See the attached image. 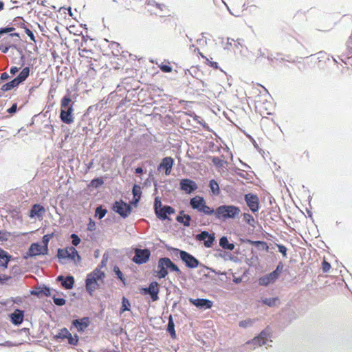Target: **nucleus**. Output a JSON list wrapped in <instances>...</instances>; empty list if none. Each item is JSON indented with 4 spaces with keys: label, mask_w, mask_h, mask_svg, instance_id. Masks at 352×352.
I'll use <instances>...</instances> for the list:
<instances>
[{
    "label": "nucleus",
    "mask_w": 352,
    "mask_h": 352,
    "mask_svg": "<svg viewBox=\"0 0 352 352\" xmlns=\"http://www.w3.org/2000/svg\"><path fill=\"white\" fill-rule=\"evenodd\" d=\"M183 255L184 256H182L181 261L184 263L185 266L187 268L195 269L199 266L205 267V266L202 263H201L199 262V261L195 256L190 254L189 252L186 251L185 253L183 254ZM206 268L207 270H210L212 272H214L217 274H222V275L226 274L225 272H217L214 270L208 267H206Z\"/></svg>",
    "instance_id": "obj_7"
},
{
    "label": "nucleus",
    "mask_w": 352,
    "mask_h": 352,
    "mask_svg": "<svg viewBox=\"0 0 352 352\" xmlns=\"http://www.w3.org/2000/svg\"><path fill=\"white\" fill-rule=\"evenodd\" d=\"M49 242H50V239H48V236H47L45 234L42 238V243H43L42 246H43V249L45 253L49 252V248H48Z\"/></svg>",
    "instance_id": "obj_55"
},
{
    "label": "nucleus",
    "mask_w": 352,
    "mask_h": 352,
    "mask_svg": "<svg viewBox=\"0 0 352 352\" xmlns=\"http://www.w3.org/2000/svg\"><path fill=\"white\" fill-rule=\"evenodd\" d=\"M113 271L115 275L116 276L117 278L119 279L123 283L124 285H126V280L125 277L124 276V274H122V271L119 268V267L117 265H115L113 267Z\"/></svg>",
    "instance_id": "obj_42"
},
{
    "label": "nucleus",
    "mask_w": 352,
    "mask_h": 352,
    "mask_svg": "<svg viewBox=\"0 0 352 352\" xmlns=\"http://www.w3.org/2000/svg\"><path fill=\"white\" fill-rule=\"evenodd\" d=\"M55 91H56L55 88H52V87H51L49 91L48 100L47 102V105H46L47 110L46 111L45 113H47L48 111H51L55 104V102L54 101Z\"/></svg>",
    "instance_id": "obj_34"
},
{
    "label": "nucleus",
    "mask_w": 352,
    "mask_h": 352,
    "mask_svg": "<svg viewBox=\"0 0 352 352\" xmlns=\"http://www.w3.org/2000/svg\"><path fill=\"white\" fill-rule=\"evenodd\" d=\"M283 270H284V265L282 261H280L278 263L276 269L274 270H273V272L279 277L280 274L283 271Z\"/></svg>",
    "instance_id": "obj_60"
},
{
    "label": "nucleus",
    "mask_w": 352,
    "mask_h": 352,
    "mask_svg": "<svg viewBox=\"0 0 352 352\" xmlns=\"http://www.w3.org/2000/svg\"><path fill=\"white\" fill-rule=\"evenodd\" d=\"M175 323L173 321V318L172 315L168 316V324L166 327V331L170 334V338L172 339H175L177 338L176 331L175 329Z\"/></svg>",
    "instance_id": "obj_29"
},
{
    "label": "nucleus",
    "mask_w": 352,
    "mask_h": 352,
    "mask_svg": "<svg viewBox=\"0 0 352 352\" xmlns=\"http://www.w3.org/2000/svg\"><path fill=\"white\" fill-rule=\"evenodd\" d=\"M197 188V183L190 179L184 178L179 182V189L188 195L193 193Z\"/></svg>",
    "instance_id": "obj_15"
},
{
    "label": "nucleus",
    "mask_w": 352,
    "mask_h": 352,
    "mask_svg": "<svg viewBox=\"0 0 352 352\" xmlns=\"http://www.w3.org/2000/svg\"><path fill=\"white\" fill-rule=\"evenodd\" d=\"M176 220L177 222L182 223L184 226L188 227L190 225L191 217L190 215L184 214L182 211L179 215L177 216Z\"/></svg>",
    "instance_id": "obj_30"
},
{
    "label": "nucleus",
    "mask_w": 352,
    "mask_h": 352,
    "mask_svg": "<svg viewBox=\"0 0 352 352\" xmlns=\"http://www.w3.org/2000/svg\"><path fill=\"white\" fill-rule=\"evenodd\" d=\"M69 259L74 261H77L78 263L80 262L82 259L78 252L73 246L69 248Z\"/></svg>",
    "instance_id": "obj_36"
},
{
    "label": "nucleus",
    "mask_w": 352,
    "mask_h": 352,
    "mask_svg": "<svg viewBox=\"0 0 352 352\" xmlns=\"http://www.w3.org/2000/svg\"><path fill=\"white\" fill-rule=\"evenodd\" d=\"M164 248L170 253V256L173 259L180 258L181 260L184 256L183 254H184L186 252L185 250H182L177 248H173L168 244H165Z\"/></svg>",
    "instance_id": "obj_25"
},
{
    "label": "nucleus",
    "mask_w": 352,
    "mask_h": 352,
    "mask_svg": "<svg viewBox=\"0 0 352 352\" xmlns=\"http://www.w3.org/2000/svg\"><path fill=\"white\" fill-rule=\"evenodd\" d=\"M25 22V21L24 20V19L21 16H16L15 17L12 22L11 23V26H13V27H17V28H22L23 27L24 25V23Z\"/></svg>",
    "instance_id": "obj_45"
},
{
    "label": "nucleus",
    "mask_w": 352,
    "mask_h": 352,
    "mask_svg": "<svg viewBox=\"0 0 352 352\" xmlns=\"http://www.w3.org/2000/svg\"><path fill=\"white\" fill-rule=\"evenodd\" d=\"M56 280L60 283L62 287L67 290L72 289L75 283L74 277L70 274L67 276L59 275L56 277Z\"/></svg>",
    "instance_id": "obj_20"
},
{
    "label": "nucleus",
    "mask_w": 352,
    "mask_h": 352,
    "mask_svg": "<svg viewBox=\"0 0 352 352\" xmlns=\"http://www.w3.org/2000/svg\"><path fill=\"white\" fill-rule=\"evenodd\" d=\"M262 304L268 306L269 307H274L279 303L280 300L278 297H272V298H263L261 300Z\"/></svg>",
    "instance_id": "obj_33"
},
{
    "label": "nucleus",
    "mask_w": 352,
    "mask_h": 352,
    "mask_svg": "<svg viewBox=\"0 0 352 352\" xmlns=\"http://www.w3.org/2000/svg\"><path fill=\"white\" fill-rule=\"evenodd\" d=\"M90 320L89 317L74 319L72 321L71 329L74 327L79 333H82L89 326Z\"/></svg>",
    "instance_id": "obj_18"
},
{
    "label": "nucleus",
    "mask_w": 352,
    "mask_h": 352,
    "mask_svg": "<svg viewBox=\"0 0 352 352\" xmlns=\"http://www.w3.org/2000/svg\"><path fill=\"white\" fill-rule=\"evenodd\" d=\"M57 257L60 263L63 264L62 260L69 258V248H58L57 250Z\"/></svg>",
    "instance_id": "obj_37"
},
{
    "label": "nucleus",
    "mask_w": 352,
    "mask_h": 352,
    "mask_svg": "<svg viewBox=\"0 0 352 352\" xmlns=\"http://www.w3.org/2000/svg\"><path fill=\"white\" fill-rule=\"evenodd\" d=\"M76 97L77 95H72L70 91L67 89L66 94L61 99L60 118L63 123L69 124L74 122L73 106L74 104V102L72 101V99H76Z\"/></svg>",
    "instance_id": "obj_1"
},
{
    "label": "nucleus",
    "mask_w": 352,
    "mask_h": 352,
    "mask_svg": "<svg viewBox=\"0 0 352 352\" xmlns=\"http://www.w3.org/2000/svg\"><path fill=\"white\" fill-rule=\"evenodd\" d=\"M69 344L72 346H77L79 342V336L75 333L74 336L69 332L68 336L65 338Z\"/></svg>",
    "instance_id": "obj_41"
},
{
    "label": "nucleus",
    "mask_w": 352,
    "mask_h": 352,
    "mask_svg": "<svg viewBox=\"0 0 352 352\" xmlns=\"http://www.w3.org/2000/svg\"><path fill=\"white\" fill-rule=\"evenodd\" d=\"M30 72V67H25L20 72L17 76L14 78L19 85L28 78Z\"/></svg>",
    "instance_id": "obj_28"
},
{
    "label": "nucleus",
    "mask_w": 352,
    "mask_h": 352,
    "mask_svg": "<svg viewBox=\"0 0 352 352\" xmlns=\"http://www.w3.org/2000/svg\"><path fill=\"white\" fill-rule=\"evenodd\" d=\"M52 299L54 303L58 307L63 306L66 304V300L63 298L56 297L55 295H54L52 296Z\"/></svg>",
    "instance_id": "obj_53"
},
{
    "label": "nucleus",
    "mask_w": 352,
    "mask_h": 352,
    "mask_svg": "<svg viewBox=\"0 0 352 352\" xmlns=\"http://www.w3.org/2000/svg\"><path fill=\"white\" fill-rule=\"evenodd\" d=\"M12 256L6 250L0 248V267L7 268Z\"/></svg>",
    "instance_id": "obj_26"
},
{
    "label": "nucleus",
    "mask_w": 352,
    "mask_h": 352,
    "mask_svg": "<svg viewBox=\"0 0 352 352\" xmlns=\"http://www.w3.org/2000/svg\"><path fill=\"white\" fill-rule=\"evenodd\" d=\"M248 243L250 245H254L259 250H265L266 252H268L269 250V246L267 242L265 241L248 240Z\"/></svg>",
    "instance_id": "obj_31"
},
{
    "label": "nucleus",
    "mask_w": 352,
    "mask_h": 352,
    "mask_svg": "<svg viewBox=\"0 0 352 352\" xmlns=\"http://www.w3.org/2000/svg\"><path fill=\"white\" fill-rule=\"evenodd\" d=\"M140 87H135L134 89H131L130 91H126V97L127 99H129L131 101L135 97H136L138 94V89Z\"/></svg>",
    "instance_id": "obj_52"
},
{
    "label": "nucleus",
    "mask_w": 352,
    "mask_h": 352,
    "mask_svg": "<svg viewBox=\"0 0 352 352\" xmlns=\"http://www.w3.org/2000/svg\"><path fill=\"white\" fill-rule=\"evenodd\" d=\"M209 187L212 195L218 196L221 193L218 182L215 179H211L209 182Z\"/></svg>",
    "instance_id": "obj_35"
},
{
    "label": "nucleus",
    "mask_w": 352,
    "mask_h": 352,
    "mask_svg": "<svg viewBox=\"0 0 352 352\" xmlns=\"http://www.w3.org/2000/svg\"><path fill=\"white\" fill-rule=\"evenodd\" d=\"M107 213V210L103 208L102 206H99L96 209L94 216L98 219H102L103 217H104Z\"/></svg>",
    "instance_id": "obj_44"
},
{
    "label": "nucleus",
    "mask_w": 352,
    "mask_h": 352,
    "mask_svg": "<svg viewBox=\"0 0 352 352\" xmlns=\"http://www.w3.org/2000/svg\"><path fill=\"white\" fill-rule=\"evenodd\" d=\"M48 253H45L43 246L38 242L32 243L29 247L25 254L23 256L25 259L28 258L34 257L39 255H47Z\"/></svg>",
    "instance_id": "obj_14"
},
{
    "label": "nucleus",
    "mask_w": 352,
    "mask_h": 352,
    "mask_svg": "<svg viewBox=\"0 0 352 352\" xmlns=\"http://www.w3.org/2000/svg\"><path fill=\"white\" fill-rule=\"evenodd\" d=\"M105 277V273L96 267L89 273L85 278V289L90 296H93L94 292L99 288L98 280H102Z\"/></svg>",
    "instance_id": "obj_4"
},
{
    "label": "nucleus",
    "mask_w": 352,
    "mask_h": 352,
    "mask_svg": "<svg viewBox=\"0 0 352 352\" xmlns=\"http://www.w3.org/2000/svg\"><path fill=\"white\" fill-rule=\"evenodd\" d=\"M14 30H15V28L13 26H11V25H8L6 27L0 28V35L6 34V33H10V32H13Z\"/></svg>",
    "instance_id": "obj_56"
},
{
    "label": "nucleus",
    "mask_w": 352,
    "mask_h": 352,
    "mask_svg": "<svg viewBox=\"0 0 352 352\" xmlns=\"http://www.w3.org/2000/svg\"><path fill=\"white\" fill-rule=\"evenodd\" d=\"M24 311L16 308L12 313H10L8 316L10 322L15 326L21 325L24 320Z\"/></svg>",
    "instance_id": "obj_21"
},
{
    "label": "nucleus",
    "mask_w": 352,
    "mask_h": 352,
    "mask_svg": "<svg viewBox=\"0 0 352 352\" xmlns=\"http://www.w3.org/2000/svg\"><path fill=\"white\" fill-rule=\"evenodd\" d=\"M253 322L251 319L244 320L239 322V325L242 328H247L252 326Z\"/></svg>",
    "instance_id": "obj_59"
},
{
    "label": "nucleus",
    "mask_w": 352,
    "mask_h": 352,
    "mask_svg": "<svg viewBox=\"0 0 352 352\" xmlns=\"http://www.w3.org/2000/svg\"><path fill=\"white\" fill-rule=\"evenodd\" d=\"M131 100L129 99H127L125 96L118 103V104L116 106V110L119 112H122L125 110L124 107H126V103L130 102Z\"/></svg>",
    "instance_id": "obj_47"
},
{
    "label": "nucleus",
    "mask_w": 352,
    "mask_h": 352,
    "mask_svg": "<svg viewBox=\"0 0 352 352\" xmlns=\"http://www.w3.org/2000/svg\"><path fill=\"white\" fill-rule=\"evenodd\" d=\"M195 239L197 241L203 242L205 248H210L212 247L215 241V234L210 233L207 230H201L195 235Z\"/></svg>",
    "instance_id": "obj_11"
},
{
    "label": "nucleus",
    "mask_w": 352,
    "mask_h": 352,
    "mask_svg": "<svg viewBox=\"0 0 352 352\" xmlns=\"http://www.w3.org/2000/svg\"><path fill=\"white\" fill-rule=\"evenodd\" d=\"M219 246L226 250L232 251L234 249V244L233 243H230L228 241V238L227 236H222L219 240Z\"/></svg>",
    "instance_id": "obj_27"
},
{
    "label": "nucleus",
    "mask_w": 352,
    "mask_h": 352,
    "mask_svg": "<svg viewBox=\"0 0 352 352\" xmlns=\"http://www.w3.org/2000/svg\"><path fill=\"white\" fill-rule=\"evenodd\" d=\"M155 213L159 219L165 221L169 219V216L170 214L175 213V210L170 206L164 205L155 211Z\"/></svg>",
    "instance_id": "obj_17"
},
{
    "label": "nucleus",
    "mask_w": 352,
    "mask_h": 352,
    "mask_svg": "<svg viewBox=\"0 0 352 352\" xmlns=\"http://www.w3.org/2000/svg\"><path fill=\"white\" fill-rule=\"evenodd\" d=\"M30 294L41 298L42 296L50 297L51 294V289L49 286L43 284L35 287L34 289L30 290Z\"/></svg>",
    "instance_id": "obj_22"
},
{
    "label": "nucleus",
    "mask_w": 352,
    "mask_h": 352,
    "mask_svg": "<svg viewBox=\"0 0 352 352\" xmlns=\"http://www.w3.org/2000/svg\"><path fill=\"white\" fill-rule=\"evenodd\" d=\"M111 48L112 49V52L115 56H118L122 52L121 50V47L120 44L117 42H112L110 45Z\"/></svg>",
    "instance_id": "obj_49"
},
{
    "label": "nucleus",
    "mask_w": 352,
    "mask_h": 352,
    "mask_svg": "<svg viewBox=\"0 0 352 352\" xmlns=\"http://www.w3.org/2000/svg\"><path fill=\"white\" fill-rule=\"evenodd\" d=\"M212 215L215 219L220 221H226L228 219H234L238 217L241 212L239 206L232 204H223L219 206L216 209L214 208Z\"/></svg>",
    "instance_id": "obj_3"
},
{
    "label": "nucleus",
    "mask_w": 352,
    "mask_h": 352,
    "mask_svg": "<svg viewBox=\"0 0 352 352\" xmlns=\"http://www.w3.org/2000/svg\"><path fill=\"white\" fill-rule=\"evenodd\" d=\"M243 217V221H245L247 224H248L250 226L252 227L253 228H255L256 221L254 218V217L250 214V213H243L242 214Z\"/></svg>",
    "instance_id": "obj_38"
},
{
    "label": "nucleus",
    "mask_w": 352,
    "mask_h": 352,
    "mask_svg": "<svg viewBox=\"0 0 352 352\" xmlns=\"http://www.w3.org/2000/svg\"><path fill=\"white\" fill-rule=\"evenodd\" d=\"M279 277L272 271L258 279V284L261 286L267 287L270 284L274 283Z\"/></svg>",
    "instance_id": "obj_23"
},
{
    "label": "nucleus",
    "mask_w": 352,
    "mask_h": 352,
    "mask_svg": "<svg viewBox=\"0 0 352 352\" xmlns=\"http://www.w3.org/2000/svg\"><path fill=\"white\" fill-rule=\"evenodd\" d=\"M70 239L72 240V243L74 246L78 245L81 241L80 238L78 236V234L75 233L71 234Z\"/></svg>",
    "instance_id": "obj_54"
},
{
    "label": "nucleus",
    "mask_w": 352,
    "mask_h": 352,
    "mask_svg": "<svg viewBox=\"0 0 352 352\" xmlns=\"http://www.w3.org/2000/svg\"><path fill=\"white\" fill-rule=\"evenodd\" d=\"M189 302L201 310L210 309L213 306V302L208 298H189Z\"/></svg>",
    "instance_id": "obj_16"
},
{
    "label": "nucleus",
    "mask_w": 352,
    "mask_h": 352,
    "mask_svg": "<svg viewBox=\"0 0 352 352\" xmlns=\"http://www.w3.org/2000/svg\"><path fill=\"white\" fill-rule=\"evenodd\" d=\"M270 338L271 330L269 327H267L262 330L261 333L253 339L247 341L245 344L238 349H234L233 352H250L257 346L265 344Z\"/></svg>",
    "instance_id": "obj_2"
},
{
    "label": "nucleus",
    "mask_w": 352,
    "mask_h": 352,
    "mask_svg": "<svg viewBox=\"0 0 352 352\" xmlns=\"http://www.w3.org/2000/svg\"><path fill=\"white\" fill-rule=\"evenodd\" d=\"M278 252L282 254L283 257H287V248L283 244H276Z\"/></svg>",
    "instance_id": "obj_63"
},
{
    "label": "nucleus",
    "mask_w": 352,
    "mask_h": 352,
    "mask_svg": "<svg viewBox=\"0 0 352 352\" xmlns=\"http://www.w3.org/2000/svg\"><path fill=\"white\" fill-rule=\"evenodd\" d=\"M269 51L267 49H262V48H259L258 50V56L255 60V62H258L259 60V58L261 57H265L266 56L267 54H268Z\"/></svg>",
    "instance_id": "obj_57"
},
{
    "label": "nucleus",
    "mask_w": 352,
    "mask_h": 352,
    "mask_svg": "<svg viewBox=\"0 0 352 352\" xmlns=\"http://www.w3.org/2000/svg\"><path fill=\"white\" fill-rule=\"evenodd\" d=\"M160 70L164 73L171 72L173 69L172 67L167 64L162 63L159 65Z\"/></svg>",
    "instance_id": "obj_61"
},
{
    "label": "nucleus",
    "mask_w": 352,
    "mask_h": 352,
    "mask_svg": "<svg viewBox=\"0 0 352 352\" xmlns=\"http://www.w3.org/2000/svg\"><path fill=\"white\" fill-rule=\"evenodd\" d=\"M132 194H133V197H139V199H141L142 190H141V187L139 184H135L133 186Z\"/></svg>",
    "instance_id": "obj_50"
},
{
    "label": "nucleus",
    "mask_w": 352,
    "mask_h": 352,
    "mask_svg": "<svg viewBox=\"0 0 352 352\" xmlns=\"http://www.w3.org/2000/svg\"><path fill=\"white\" fill-rule=\"evenodd\" d=\"M45 210L44 206L39 204H34L29 212V217L30 218H41L43 217Z\"/></svg>",
    "instance_id": "obj_24"
},
{
    "label": "nucleus",
    "mask_w": 352,
    "mask_h": 352,
    "mask_svg": "<svg viewBox=\"0 0 352 352\" xmlns=\"http://www.w3.org/2000/svg\"><path fill=\"white\" fill-rule=\"evenodd\" d=\"M111 209L123 219L127 218L133 210L131 206L122 199L115 201L112 204Z\"/></svg>",
    "instance_id": "obj_8"
},
{
    "label": "nucleus",
    "mask_w": 352,
    "mask_h": 352,
    "mask_svg": "<svg viewBox=\"0 0 352 352\" xmlns=\"http://www.w3.org/2000/svg\"><path fill=\"white\" fill-rule=\"evenodd\" d=\"M146 4L148 6H155L162 12L166 10V6L164 4L157 3L155 0H147Z\"/></svg>",
    "instance_id": "obj_48"
},
{
    "label": "nucleus",
    "mask_w": 352,
    "mask_h": 352,
    "mask_svg": "<svg viewBox=\"0 0 352 352\" xmlns=\"http://www.w3.org/2000/svg\"><path fill=\"white\" fill-rule=\"evenodd\" d=\"M104 179H102V177H94L91 182H90V184H89V187H92L94 188H98L100 187H101L103 184H104Z\"/></svg>",
    "instance_id": "obj_39"
},
{
    "label": "nucleus",
    "mask_w": 352,
    "mask_h": 352,
    "mask_svg": "<svg viewBox=\"0 0 352 352\" xmlns=\"http://www.w3.org/2000/svg\"><path fill=\"white\" fill-rule=\"evenodd\" d=\"M69 332V331L66 327H63L59 329L58 333L53 336L52 340L55 342L63 340L68 336Z\"/></svg>",
    "instance_id": "obj_32"
},
{
    "label": "nucleus",
    "mask_w": 352,
    "mask_h": 352,
    "mask_svg": "<svg viewBox=\"0 0 352 352\" xmlns=\"http://www.w3.org/2000/svg\"><path fill=\"white\" fill-rule=\"evenodd\" d=\"M135 87H140V82L137 80L134 79L131 77L124 78L122 80L120 84L118 85L116 87V94L114 92L111 93L109 95L107 100L105 103H107L109 99L113 100V98L116 96L117 94H120V96L122 95V91L126 92L127 91H130L131 89H134Z\"/></svg>",
    "instance_id": "obj_5"
},
{
    "label": "nucleus",
    "mask_w": 352,
    "mask_h": 352,
    "mask_svg": "<svg viewBox=\"0 0 352 352\" xmlns=\"http://www.w3.org/2000/svg\"><path fill=\"white\" fill-rule=\"evenodd\" d=\"M164 205H162L161 198L159 196H157L155 197L154 199V204H153V208L154 210L156 211L160 208L162 207Z\"/></svg>",
    "instance_id": "obj_58"
},
{
    "label": "nucleus",
    "mask_w": 352,
    "mask_h": 352,
    "mask_svg": "<svg viewBox=\"0 0 352 352\" xmlns=\"http://www.w3.org/2000/svg\"><path fill=\"white\" fill-rule=\"evenodd\" d=\"M173 164L174 160L171 157H166L162 159V162L157 166V170L159 171L164 170L165 175L168 176L171 173Z\"/></svg>",
    "instance_id": "obj_19"
},
{
    "label": "nucleus",
    "mask_w": 352,
    "mask_h": 352,
    "mask_svg": "<svg viewBox=\"0 0 352 352\" xmlns=\"http://www.w3.org/2000/svg\"><path fill=\"white\" fill-rule=\"evenodd\" d=\"M318 59L319 61H323L325 59L329 60V55L324 51H320L318 54Z\"/></svg>",
    "instance_id": "obj_64"
},
{
    "label": "nucleus",
    "mask_w": 352,
    "mask_h": 352,
    "mask_svg": "<svg viewBox=\"0 0 352 352\" xmlns=\"http://www.w3.org/2000/svg\"><path fill=\"white\" fill-rule=\"evenodd\" d=\"M212 161L217 168H223L224 166V164H228V162L226 160H225L224 159H221L219 157H213Z\"/></svg>",
    "instance_id": "obj_46"
},
{
    "label": "nucleus",
    "mask_w": 352,
    "mask_h": 352,
    "mask_svg": "<svg viewBox=\"0 0 352 352\" xmlns=\"http://www.w3.org/2000/svg\"><path fill=\"white\" fill-rule=\"evenodd\" d=\"M244 200L253 213L258 212L260 208V201L258 197L254 193L249 192L244 195Z\"/></svg>",
    "instance_id": "obj_13"
},
{
    "label": "nucleus",
    "mask_w": 352,
    "mask_h": 352,
    "mask_svg": "<svg viewBox=\"0 0 352 352\" xmlns=\"http://www.w3.org/2000/svg\"><path fill=\"white\" fill-rule=\"evenodd\" d=\"M351 40H352V34L350 36L348 41L346 42L347 53H346V57H345L346 59H349V58H351L352 57V43H351Z\"/></svg>",
    "instance_id": "obj_51"
},
{
    "label": "nucleus",
    "mask_w": 352,
    "mask_h": 352,
    "mask_svg": "<svg viewBox=\"0 0 352 352\" xmlns=\"http://www.w3.org/2000/svg\"><path fill=\"white\" fill-rule=\"evenodd\" d=\"M170 262V258L168 257H161L158 259L157 270L155 272L156 276L158 278H164L168 274Z\"/></svg>",
    "instance_id": "obj_12"
},
{
    "label": "nucleus",
    "mask_w": 352,
    "mask_h": 352,
    "mask_svg": "<svg viewBox=\"0 0 352 352\" xmlns=\"http://www.w3.org/2000/svg\"><path fill=\"white\" fill-rule=\"evenodd\" d=\"M130 309L131 303L129 300L125 296H123L122 298V305L120 309V312L122 314L124 313V311H130Z\"/></svg>",
    "instance_id": "obj_43"
},
{
    "label": "nucleus",
    "mask_w": 352,
    "mask_h": 352,
    "mask_svg": "<svg viewBox=\"0 0 352 352\" xmlns=\"http://www.w3.org/2000/svg\"><path fill=\"white\" fill-rule=\"evenodd\" d=\"M140 294L143 296H149L153 302L159 299L160 284L154 280L149 283L148 287H142L139 289Z\"/></svg>",
    "instance_id": "obj_9"
},
{
    "label": "nucleus",
    "mask_w": 352,
    "mask_h": 352,
    "mask_svg": "<svg viewBox=\"0 0 352 352\" xmlns=\"http://www.w3.org/2000/svg\"><path fill=\"white\" fill-rule=\"evenodd\" d=\"M151 258V251L148 248H136L134 250V256L132 261L137 265H142L147 263Z\"/></svg>",
    "instance_id": "obj_10"
},
{
    "label": "nucleus",
    "mask_w": 352,
    "mask_h": 352,
    "mask_svg": "<svg viewBox=\"0 0 352 352\" xmlns=\"http://www.w3.org/2000/svg\"><path fill=\"white\" fill-rule=\"evenodd\" d=\"M189 204L191 208L197 210L206 215H212L213 212H214V208L208 206L206 200L201 196L197 195L190 198Z\"/></svg>",
    "instance_id": "obj_6"
},
{
    "label": "nucleus",
    "mask_w": 352,
    "mask_h": 352,
    "mask_svg": "<svg viewBox=\"0 0 352 352\" xmlns=\"http://www.w3.org/2000/svg\"><path fill=\"white\" fill-rule=\"evenodd\" d=\"M168 272H180V269L175 263H174L170 260V262L169 266H168Z\"/></svg>",
    "instance_id": "obj_62"
},
{
    "label": "nucleus",
    "mask_w": 352,
    "mask_h": 352,
    "mask_svg": "<svg viewBox=\"0 0 352 352\" xmlns=\"http://www.w3.org/2000/svg\"><path fill=\"white\" fill-rule=\"evenodd\" d=\"M18 86H19V84L16 82V81L14 78L11 81L8 82L6 84H4L1 87V89L3 91H8L12 90V89H14V88L18 87Z\"/></svg>",
    "instance_id": "obj_40"
}]
</instances>
